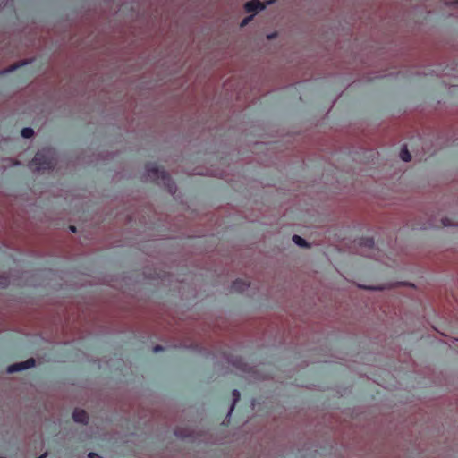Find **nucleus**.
I'll list each match as a JSON object with an SVG mask.
<instances>
[{"instance_id":"9b49d317","label":"nucleus","mask_w":458,"mask_h":458,"mask_svg":"<svg viewBox=\"0 0 458 458\" xmlns=\"http://www.w3.org/2000/svg\"><path fill=\"white\" fill-rule=\"evenodd\" d=\"M24 64H25V63H22V64H21V65H23ZM19 66H20V64H13V65H12V66L7 70V72H11V71H13V70L16 69V68H17V67H19Z\"/></svg>"},{"instance_id":"0eeeda50","label":"nucleus","mask_w":458,"mask_h":458,"mask_svg":"<svg viewBox=\"0 0 458 458\" xmlns=\"http://www.w3.org/2000/svg\"><path fill=\"white\" fill-rule=\"evenodd\" d=\"M33 134H34V131L31 128H24L21 131L22 137L27 138V139L32 137Z\"/></svg>"},{"instance_id":"423d86ee","label":"nucleus","mask_w":458,"mask_h":458,"mask_svg":"<svg viewBox=\"0 0 458 458\" xmlns=\"http://www.w3.org/2000/svg\"><path fill=\"white\" fill-rule=\"evenodd\" d=\"M293 241L294 242V243H296L297 245H299L301 247L308 246L306 241L299 235H293Z\"/></svg>"},{"instance_id":"20e7f679","label":"nucleus","mask_w":458,"mask_h":458,"mask_svg":"<svg viewBox=\"0 0 458 458\" xmlns=\"http://www.w3.org/2000/svg\"><path fill=\"white\" fill-rule=\"evenodd\" d=\"M72 417L76 422H81V423H86L87 420H88V415H87L86 411L83 410H75L72 414Z\"/></svg>"},{"instance_id":"6e6552de","label":"nucleus","mask_w":458,"mask_h":458,"mask_svg":"<svg viewBox=\"0 0 458 458\" xmlns=\"http://www.w3.org/2000/svg\"><path fill=\"white\" fill-rule=\"evenodd\" d=\"M245 286H248L245 283L243 282H234L233 285V288L235 289V290H243V287Z\"/></svg>"},{"instance_id":"2eb2a0df","label":"nucleus","mask_w":458,"mask_h":458,"mask_svg":"<svg viewBox=\"0 0 458 458\" xmlns=\"http://www.w3.org/2000/svg\"><path fill=\"white\" fill-rule=\"evenodd\" d=\"M70 228H71V230H72V232H75V231H76V229H75V227H74V226H71Z\"/></svg>"},{"instance_id":"f257e3e1","label":"nucleus","mask_w":458,"mask_h":458,"mask_svg":"<svg viewBox=\"0 0 458 458\" xmlns=\"http://www.w3.org/2000/svg\"><path fill=\"white\" fill-rule=\"evenodd\" d=\"M34 365H35L34 359H29L25 362L15 363L13 365L10 366L8 368V372L12 373V372H15V371H20V370L33 367Z\"/></svg>"},{"instance_id":"1a4fd4ad","label":"nucleus","mask_w":458,"mask_h":458,"mask_svg":"<svg viewBox=\"0 0 458 458\" xmlns=\"http://www.w3.org/2000/svg\"><path fill=\"white\" fill-rule=\"evenodd\" d=\"M42 157H43V156H42L41 154L38 153V154L35 156V157L33 158V160H32V164H33V165H38V164L40 163V161H41Z\"/></svg>"},{"instance_id":"f03ea898","label":"nucleus","mask_w":458,"mask_h":458,"mask_svg":"<svg viewBox=\"0 0 458 458\" xmlns=\"http://www.w3.org/2000/svg\"><path fill=\"white\" fill-rule=\"evenodd\" d=\"M148 176L153 180L162 179L163 181L167 179V174L164 171H159L157 168L151 167L148 168Z\"/></svg>"},{"instance_id":"ddd939ff","label":"nucleus","mask_w":458,"mask_h":458,"mask_svg":"<svg viewBox=\"0 0 458 458\" xmlns=\"http://www.w3.org/2000/svg\"><path fill=\"white\" fill-rule=\"evenodd\" d=\"M233 395L238 398L239 397V393L236 390H234L233 391Z\"/></svg>"},{"instance_id":"f3484780","label":"nucleus","mask_w":458,"mask_h":458,"mask_svg":"<svg viewBox=\"0 0 458 458\" xmlns=\"http://www.w3.org/2000/svg\"><path fill=\"white\" fill-rule=\"evenodd\" d=\"M444 223V225H450V224H446L445 221L443 222Z\"/></svg>"},{"instance_id":"f8f14e48","label":"nucleus","mask_w":458,"mask_h":458,"mask_svg":"<svg viewBox=\"0 0 458 458\" xmlns=\"http://www.w3.org/2000/svg\"><path fill=\"white\" fill-rule=\"evenodd\" d=\"M88 456L89 458H99L98 454L96 453H89Z\"/></svg>"},{"instance_id":"4468645a","label":"nucleus","mask_w":458,"mask_h":458,"mask_svg":"<svg viewBox=\"0 0 458 458\" xmlns=\"http://www.w3.org/2000/svg\"><path fill=\"white\" fill-rule=\"evenodd\" d=\"M161 349H162V348H161L160 346H156V347H155V349H154V351H155V352H157V351H159V350H161Z\"/></svg>"},{"instance_id":"dca6fc26","label":"nucleus","mask_w":458,"mask_h":458,"mask_svg":"<svg viewBox=\"0 0 458 458\" xmlns=\"http://www.w3.org/2000/svg\"><path fill=\"white\" fill-rule=\"evenodd\" d=\"M274 37H275L274 35H268V36H267V38H269V39H270V38H274Z\"/></svg>"},{"instance_id":"9d476101","label":"nucleus","mask_w":458,"mask_h":458,"mask_svg":"<svg viewBox=\"0 0 458 458\" xmlns=\"http://www.w3.org/2000/svg\"><path fill=\"white\" fill-rule=\"evenodd\" d=\"M252 17H253V16H252V15H250V16H249V17L245 18V19L242 21L241 26H242V27H243V26L247 25V24H248V22L252 19Z\"/></svg>"},{"instance_id":"7ed1b4c3","label":"nucleus","mask_w":458,"mask_h":458,"mask_svg":"<svg viewBox=\"0 0 458 458\" xmlns=\"http://www.w3.org/2000/svg\"><path fill=\"white\" fill-rule=\"evenodd\" d=\"M246 12L250 13L256 11L258 9H264L265 5L261 4L259 0H251L247 2L244 5Z\"/></svg>"},{"instance_id":"39448f33","label":"nucleus","mask_w":458,"mask_h":458,"mask_svg":"<svg viewBox=\"0 0 458 458\" xmlns=\"http://www.w3.org/2000/svg\"><path fill=\"white\" fill-rule=\"evenodd\" d=\"M400 157L402 158V160L405 161V162H409L411 161V156L409 152V150L407 149L406 147H404L401 152H400Z\"/></svg>"}]
</instances>
